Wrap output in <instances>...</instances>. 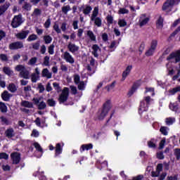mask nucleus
Returning a JSON list of instances; mask_svg holds the SVG:
<instances>
[{
	"label": "nucleus",
	"instance_id": "f257e3e1",
	"mask_svg": "<svg viewBox=\"0 0 180 180\" xmlns=\"http://www.w3.org/2000/svg\"><path fill=\"white\" fill-rule=\"evenodd\" d=\"M70 96V89L68 87H65L62 90V93L59 96L58 101L59 103H64V102H67L68 99V96Z\"/></svg>",
	"mask_w": 180,
	"mask_h": 180
},
{
	"label": "nucleus",
	"instance_id": "f03ea898",
	"mask_svg": "<svg viewBox=\"0 0 180 180\" xmlns=\"http://www.w3.org/2000/svg\"><path fill=\"white\" fill-rule=\"evenodd\" d=\"M111 108H112V105H110V101H107L104 104V107L102 112L98 115L99 120H103V119H105V117L106 116V115H108V112L110 110Z\"/></svg>",
	"mask_w": 180,
	"mask_h": 180
},
{
	"label": "nucleus",
	"instance_id": "7ed1b4c3",
	"mask_svg": "<svg viewBox=\"0 0 180 180\" xmlns=\"http://www.w3.org/2000/svg\"><path fill=\"white\" fill-rule=\"evenodd\" d=\"M169 61L172 63H179L180 61V49L172 52L167 58Z\"/></svg>",
	"mask_w": 180,
	"mask_h": 180
},
{
	"label": "nucleus",
	"instance_id": "20e7f679",
	"mask_svg": "<svg viewBox=\"0 0 180 180\" xmlns=\"http://www.w3.org/2000/svg\"><path fill=\"white\" fill-rule=\"evenodd\" d=\"M23 23V19L22 18L21 15H15L11 22V26L13 29H16V27H19L20 25Z\"/></svg>",
	"mask_w": 180,
	"mask_h": 180
},
{
	"label": "nucleus",
	"instance_id": "39448f33",
	"mask_svg": "<svg viewBox=\"0 0 180 180\" xmlns=\"http://www.w3.org/2000/svg\"><path fill=\"white\" fill-rule=\"evenodd\" d=\"M62 58H63L66 63H69L70 64H74L75 63V60H74V57L68 51H65L62 55Z\"/></svg>",
	"mask_w": 180,
	"mask_h": 180
},
{
	"label": "nucleus",
	"instance_id": "423d86ee",
	"mask_svg": "<svg viewBox=\"0 0 180 180\" xmlns=\"http://www.w3.org/2000/svg\"><path fill=\"white\" fill-rule=\"evenodd\" d=\"M175 1L174 0H167L162 6V10L166 11L167 12L171 11V9H172V6L175 5Z\"/></svg>",
	"mask_w": 180,
	"mask_h": 180
},
{
	"label": "nucleus",
	"instance_id": "0eeeda50",
	"mask_svg": "<svg viewBox=\"0 0 180 180\" xmlns=\"http://www.w3.org/2000/svg\"><path fill=\"white\" fill-rule=\"evenodd\" d=\"M40 79V69L36 68L34 69V72L31 75V81L33 83H36Z\"/></svg>",
	"mask_w": 180,
	"mask_h": 180
},
{
	"label": "nucleus",
	"instance_id": "6e6552de",
	"mask_svg": "<svg viewBox=\"0 0 180 180\" xmlns=\"http://www.w3.org/2000/svg\"><path fill=\"white\" fill-rule=\"evenodd\" d=\"M29 33H30L29 30H21L15 34V37H17L18 40H25V39L29 36Z\"/></svg>",
	"mask_w": 180,
	"mask_h": 180
},
{
	"label": "nucleus",
	"instance_id": "1a4fd4ad",
	"mask_svg": "<svg viewBox=\"0 0 180 180\" xmlns=\"http://www.w3.org/2000/svg\"><path fill=\"white\" fill-rule=\"evenodd\" d=\"M11 161L13 164L18 165L20 162V153L15 152L11 154Z\"/></svg>",
	"mask_w": 180,
	"mask_h": 180
},
{
	"label": "nucleus",
	"instance_id": "9d476101",
	"mask_svg": "<svg viewBox=\"0 0 180 180\" xmlns=\"http://www.w3.org/2000/svg\"><path fill=\"white\" fill-rule=\"evenodd\" d=\"M10 50H18L19 49H23V42L16 41L9 45Z\"/></svg>",
	"mask_w": 180,
	"mask_h": 180
},
{
	"label": "nucleus",
	"instance_id": "9b49d317",
	"mask_svg": "<svg viewBox=\"0 0 180 180\" xmlns=\"http://www.w3.org/2000/svg\"><path fill=\"white\" fill-rule=\"evenodd\" d=\"M148 20H150V18L146 16V15H142L140 17L139 19V26L141 27H143V26H146L148 23Z\"/></svg>",
	"mask_w": 180,
	"mask_h": 180
},
{
	"label": "nucleus",
	"instance_id": "f8f14e48",
	"mask_svg": "<svg viewBox=\"0 0 180 180\" xmlns=\"http://www.w3.org/2000/svg\"><path fill=\"white\" fill-rule=\"evenodd\" d=\"M68 49L70 53H76V51L79 50V46L75 45V44L70 42L68 45Z\"/></svg>",
	"mask_w": 180,
	"mask_h": 180
},
{
	"label": "nucleus",
	"instance_id": "ddd939ff",
	"mask_svg": "<svg viewBox=\"0 0 180 180\" xmlns=\"http://www.w3.org/2000/svg\"><path fill=\"white\" fill-rule=\"evenodd\" d=\"M19 77H20V78H24L25 79H29V78H30V72L25 68L20 72Z\"/></svg>",
	"mask_w": 180,
	"mask_h": 180
},
{
	"label": "nucleus",
	"instance_id": "4468645a",
	"mask_svg": "<svg viewBox=\"0 0 180 180\" xmlns=\"http://www.w3.org/2000/svg\"><path fill=\"white\" fill-rule=\"evenodd\" d=\"M132 68H133L132 65H129L127 67L126 70L122 73V81H124V79L127 78V76L129 75Z\"/></svg>",
	"mask_w": 180,
	"mask_h": 180
},
{
	"label": "nucleus",
	"instance_id": "2eb2a0df",
	"mask_svg": "<svg viewBox=\"0 0 180 180\" xmlns=\"http://www.w3.org/2000/svg\"><path fill=\"white\" fill-rule=\"evenodd\" d=\"M146 110H148V105L146 102L142 101L140 104L139 112V113H141L143 112H146Z\"/></svg>",
	"mask_w": 180,
	"mask_h": 180
},
{
	"label": "nucleus",
	"instance_id": "dca6fc26",
	"mask_svg": "<svg viewBox=\"0 0 180 180\" xmlns=\"http://www.w3.org/2000/svg\"><path fill=\"white\" fill-rule=\"evenodd\" d=\"M41 75L42 77L48 78V79H50L53 75V74L47 68H44L42 70Z\"/></svg>",
	"mask_w": 180,
	"mask_h": 180
},
{
	"label": "nucleus",
	"instance_id": "f3484780",
	"mask_svg": "<svg viewBox=\"0 0 180 180\" xmlns=\"http://www.w3.org/2000/svg\"><path fill=\"white\" fill-rule=\"evenodd\" d=\"M98 15H99V7L96 6L92 11V14L90 18L91 20H94L95 18H98Z\"/></svg>",
	"mask_w": 180,
	"mask_h": 180
},
{
	"label": "nucleus",
	"instance_id": "a211bd4d",
	"mask_svg": "<svg viewBox=\"0 0 180 180\" xmlns=\"http://www.w3.org/2000/svg\"><path fill=\"white\" fill-rule=\"evenodd\" d=\"M5 134L8 139H12V137L15 136V131L13 130V128L6 129Z\"/></svg>",
	"mask_w": 180,
	"mask_h": 180
},
{
	"label": "nucleus",
	"instance_id": "6ab92c4d",
	"mask_svg": "<svg viewBox=\"0 0 180 180\" xmlns=\"http://www.w3.org/2000/svg\"><path fill=\"white\" fill-rule=\"evenodd\" d=\"M11 96H12V94H9V92H8V91H4L1 94V98H2L3 101H5V102H8V101H9V99H11Z\"/></svg>",
	"mask_w": 180,
	"mask_h": 180
},
{
	"label": "nucleus",
	"instance_id": "aec40b11",
	"mask_svg": "<svg viewBox=\"0 0 180 180\" xmlns=\"http://www.w3.org/2000/svg\"><path fill=\"white\" fill-rule=\"evenodd\" d=\"M149 148H157V140L152 139L148 141Z\"/></svg>",
	"mask_w": 180,
	"mask_h": 180
},
{
	"label": "nucleus",
	"instance_id": "412c9836",
	"mask_svg": "<svg viewBox=\"0 0 180 180\" xmlns=\"http://www.w3.org/2000/svg\"><path fill=\"white\" fill-rule=\"evenodd\" d=\"M8 8H9V3H6L3 6H0V16L1 15H4V13L6 12Z\"/></svg>",
	"mask_w": 180,
	"mask_h": 180
},
{
	"label": "nucleus",
	"instance_id": "4be33fe9",
	"mask_svg": "<svg viewBox=\"0 0 180 180\" xmlns=\"http://www.w3.org/2000/svg\"><path fill=\"white\" fill-rule=\"evenodd\" d=\"M94 147V145L92 143H89L86 145H82L80 149V151L82 153V151H85V150H92Z\"/></svg>",
	"mask_w": 180,
	"mask_h": 180
},
{
	"label": "nucleus",
	"instance_id": "5701e85b",
	"mask_svg": "<svg viewBox=\"0 0 180 180\" xmlns=\"http://www.w3.org/2000/svg\"><path fill=\"white\" fill-rule=\"evenodd\" d=\"M92 22H94V24L97 27H101L102 26V19L99 17L94 18V20H91Z\"/></svg>",
	"mask_w": 180,
	"mask_h": 180
},
{
	"label": "nucleus",
	"instance_id": "b1692460",
	"mask_svg": "<svg viewBox=\"0 0 180 180\" xmlns=\"http://www.w3.org/2000/svg\"><path fill=\"white\" fill-rule=\"evenodd\" d=\"M92 11V7L89 5H86L83 9L84 15H89Z\"/></svg>",
	"mask_w": 180,
	"mask_h": 180
},
{
	"label": "nucleus",
	"instance_id": "393cba45",
	"mask_svg": "<svg viewBox=\"0 0 180 180\" xmlns=\"http://www.w3.org/2000/svg\"><path fill=\"white\" fill-rule=\"evenodd\" d=\"M92 54L94 56V57H98V51H99L100 49H99V46L94 44L92 46Z\"/></svg>",
	"mask_w": 180,
	"mask_h": 180
},
{
	"label": "nucleus",
	"instance_id": "a878e982",
	"mask_svg": "<svg viewBox=\"0 0 180 180\" xmlns=\"http://www.w3.org/2000/svg\"><path fill=\"white\" fill-rule=\"evenodd\" d=\"M163 23H164V19L160 17L156 22L157 28L162 29V26H164Z\"/></svg>",
	"mask_w": 180,
	"mask_h": 180
},
{
	"label": "nucleus",
	"instance_id": "bb28decb",
	"mask_svg": "<svg viewBox=\"0 0 180 180\" xmlns=\"http://www.w3.org/2000/svg\"><path fill=\"white\" fill-rule=\"evenodd\" d=\"M8 89L10 91V92L15 93L18 91V87L15 84H10L8 86Z\"/></svg>",
	"mask_w": 180,
	"mask_h": 180
},
{
	"label": "nucleus",
	"instance_id": "cd10ccee",
	"mask_svg": "<svg viewBox=\"0 0 180 180\" xmlns=\"http://www.w3.org/2000/svg\"><path fill=\"white\" fill-rule=\"evenodd\" d=\"M87 36L91 40V41H96V37L95 36V34H94L92 31H87Z\"/></svg>",
	"mask_w": 180,
	"mask_h": 180
},
{
	"label": "nucleus",
	"instance_id": "c85d7f7f",
	"mask_svg": "<svg viewBox=\"0 0 180 180\" xmlns=\"http://www.w3.org/2000/svg\"><path fill=\"white\" fill-rule=\"evenodd\" d=\"M21 105L24 106V108H33V103L30 101H23L21 102Z\"/></svg>",
	"mask_w": 180,
	"mask_h": 180
},
{
	"label": "nucleus",
	"instance_id": "c756f323",
	"mask_svg": "<svg viewBox=\"0 0 180 180\" xmlns=\"http://www.w3.org/2000/svg\"><path fill=\"white\" fill-rule=\"evenodd\" d=\"M165 123L167 126H171V124H174V123H175V118L167 117L165 119Z\"/></svg>",
	"mask_w": 180,
	"mask_h": 180
},
{
	"label": "nucleus",
	"instance_id": "7c9ffc66",
	"mask_svg": "<svg viewBox=\"0 0 180 180\" xmlns=\"http://www.w3.org/2000/svg\"><path fill=\"white\" fill-rule=\"evenodd\" d=\"M0 110L2 113H6L8 112V107L5 105V103L0 101Z\"/></svg>",
	"mask_w": 180,
	"mask_h": 180
},
{
	"label": "nucleus",
	"instance_id": "2f4dec72",
	"mask_svg": "<svg viewBox=\"0 0 180 180\" xmlns=\"http://www.w3.org/2000/svg\"><path fill=\"white\" fill-rule=\"evenodd\" d=\"M3 71L6 75L11 76L13 74V70H11V68L4 67Z\"/></svg>",
	"mask_w": 180,
	"mask_h": 180
},
{
	"label": "nucleus",
	"instance_id": "473e14b6",
	"mask_svg": "<svg viewBox=\"0 0 180 180\" xmlns=\"http://www.w3.org/2000/svg\"><path fill=\"white\" fill-rule=\"evenodd\" d=\"M44 40L45 41V44H50L51 41H53V38L50 35L44 36Z\"/></svg>",
	"mask_w": 180,
	"mask_h": 180
},
{
	"label": "nucleus",
	"instance_id": "72a5a7b5",
	"mask_svg": "<svg viewBox=\"0 0 180 180\" xmlns=\"http://www.w3.org/2000/svg\"><path fill=\"white\" fill-rule=\"evenodd\" d=\"M168 131H169V128H168L167 127H162L160 128V132L164 136H168Z\"/></svg>",
	"mask_w": 180,
	"mask_h": 180
},
{
	"label": "nucleus",
	"instance_id": "f704fd0d",
	"mask_svg": "<svg viewBox=\"0 0 180 180\" xmlns=\"http://www.w3.org/2000/svg\"><path fill=\"white\" fill-rule=\"evenodd\" d=\"M61 153H63V147H61V144L57 143L56 146V154L58 155Z\"/></svg>",
	"mask_w": 180,
	"mask_h": 180
},
{
	"label": "nucleus",
	"instance_id": "c9c22d12",
	"mask_svg": "<svg viewBox=\"0 0 180 180\" xmlns=\"http://www.w3.org/2000/svg\"><path fill=\"white\" fill-rule=\"evenodd\" d=\"M170 95H175L176 92H180V86H177L176 87H174L169 91Z\"/></svg>",
	"mask_w": 180,
	"mask_h": 180
},
{
	"label": "nucleus",
	"instance_id": "e433bc0d",
	"mask_svg": "<svg viewBox=\"0 0 180 180\" xmlns=\"http://www.w3.org/2000/svg\"><path fill=\"white\" fill-rule=\"evenodd\" d=\"M23 11H32V5L27 2H25L24 5L22 6Z\"/></svg>",
	"mask_w": 180,
	"mask_h": 180
},
{
	"label": "nucleus",
	"instance_id": "4c0bfd02",
	"mask_svg": "<svg viewBox=\"0 0 180 180\" xmlns=\"http://www.w3.org/2000/svg\"><path fill=\"white\" fill-rule=\"evenodd\" d=\"M118 25L120 27H124V26H127V22L124 19H120L118 20Z\"/></svg>",
	"mask_w": 180,
	"mask_h": 180
},
{
	"label": "nucleus",
	"instance_id": "58836bf2",
	"mask_svg": "<svg viewBox=\"0 0 180 180\" xmlns=\"http://www.w3.org/2000/svg\"><path fill=\"white\" fill-rule=\"evenodd\" d=\"M25 68L23 65H18L15 67V70L18 72H22Z\"/></svg>",
	"mask_w": 180,
	"mask_h": 180
},
{
	"label": "nucleus",
	"instance_id": "ea45409f",
	"mask_svg": "<svg viewBox=\"0 0 180 180\" xmlns=\"http://www.w3.org/2000/svg\"><path fill=\"white\" fill-rule=\"evenodd\" d=\"M35 40H37V35L35 34L30 35L27 39V41H34Z\"/></svg>",
	"mask_w": 180,
	"mask_h": 180
},
{
	"label": "nucleus",
	"instance_id": "a19ab883",
	"mask_svg": "<svg viewBox=\"0 0 180 180\" xmlns=\"http://www.w3.org/2000/svg\"><path fill=\"white\" fill-rule=\"evenodd\" d=\"M69 11H71V7L70 5L65 6L62 7V12L65 13V15H67Z\"/></svg>",
	"mask_w": 180,
	"mask_h": 180
},
{
	"label": "nucleus",
	"instance_id": "79ce46f5",
	"mask_svg": "<svg viewBox=\"0 0 180 180\" xmlns=\"http://www.w3.org/2000/svg\"><path fill=\"white\" fill-rule=\"evenodd\" d=\"M43 65H45L46 67H49V65H50V57L45 56L44 58Z\"/></svg>",
	"mask_w": 180,
	"mask_h": 180
},
{
	"label": "nucleus",
	"instance_id": "37998d69",
	"mask_svg": "<svg viewBox=\"0 0 180 180\" xmlns=\"http://www.w3.org/2000/svg\"><path fill=\"white\" fill-rule=\"evenodd\" d=\"M53 28V30H55V32H56L58 34L61 33V29H60V26L58 25V24H57V22L54 23Z\"/></svg>",
	"mask_w": 180,
	"mask_h": 180
},
{
	"label": "nucleus",
	"instance_id": "c03bdc74",
	"mask_svg": "<svg viewBox=\"0 0 180 180\" xmlns=\"http://www.w3.org/2000/svg\"><path fill=\"white\" fill-rule=\"evenodd\" d=\"M158 44V41L155 39H153L150 44V49L155 50L157 49Z\"/></svg>",
	"mask_w": 180,
	"mask_h": 180
},
{
	"label": "nucleus",
	"instance_id": "a18cd8bd",
	"mask_svg": "<svg viewBox=\"0 0 180 180\" xmlns=\"http://www.w3.org/2000/svg\"><path fill=\"white\" fill-rule=\"evenodd\" d=\"M32 15V16H40V15H41V10L39 8H34Z\"/></svg>",
	"mask_w": 180,
	"mask_h": 180
},
{
	"label": "nucleus",
	"instance_id": "49530a36",
	"mask_svg": "<svg viewBox=\"0 0 180 180\" xmlns=\"http://www.w3.org/2000/svg\"><path fill=\"white\" fill-rule=\"evenodd\" d=\"M77 86L78 89L79 91H84L85 89V82H79Z\"/></svg>",
	"mask_w": 180,
	"mask_h": 180
},
{
	"label": "nucleus",
	"instance_id": "de8ad7c7",
	"mask_svg": "<svg viewBox=\"0 0 180 180\" xmlns=\"http://www.w3.org/2000/svg\"><path fill=\"white\" fill-rule=\"evenodd\" d=\"M118 13L120 15H126V14L129 13V10L126 9L125 8H121L118 11Z\"/></svg>",
	"mask_w": 180,
	"mask_h": 180
},
{
	"label": "nucleus",
	"instance_id": "09e8293b",
	"mask_svg": "<svg viewBox=\"0 0 180 180\" xmlns=\"http://www.w3.org/2000/svg\"><path fill=\"white\" fill-rule=\"evenodd\" d=\"M0 119L3 124H6V126L10 124L9 120L6 117L1 116Z\"/></svg>",
	"mask_w": 180,
	"mask_h": 180
},
{
	"label": "nucleus",
	"instance_id": "8fccbe9b",
	"mask_svg": "<svg viewBox=\"0 0 180 180\" xmlns=\"http://www.w3.org/2000/svg\"><path fill=\"white\" fill-rule=\"evenodd\" d=\"M38 109H39V110H43L44 109H46V103H44V101H41L40 102L38 105Z\"/></svg>",
	"mask_w": 180,
	"mask_h": 180
},
{
	"label": "nucleus",
	"instance_id": "3c124183",
	"mask_svg": "<svg viewBox=\"0 0 180 180\" xmlns=\"http://www.w3.org/2000/svg\"><path fill=\"white\" fill-rule=\"evenodd\" d=\"M169 108V109H171V110H173L174 112H176V110H178V105L175 103H170Z\"/></svg>",
	"mask_w": 180,
	"mask_h": 180
},
{
	"label": "nucleus",
	"instance_id": "603ef678",
	"mask_svg": "<svg viewBox=\"0 0 180 180\" xmlns=\"http://www.w3.org/2000/svg\"><path fill=\"white\" fill-rule=\"evenodd\" d=\"M34 147H35L36 150H37V151H39L41 154H43V148H41V146H40V144H39V143H34Z\"/></svg>",
	"mask_w": 180,
	"mask_h": 180
},
{
	"label": "nucleus",
	"instance_id": "864d4df0",
	"mask_svg": "<svg viewBox=\"0 0 180 180\" xmlns=\"http://www.w3.org/2000/svg\"><path fill=\"white\" fill-rule=\"evenodd\" d=\"M36 63H37V58L33 57L29 60L28 65H34Z\"/></svg>",
	"mask_w": 180,
	"mask_h": 180
},
{
	"label": "nucleus",
	"instance_id": "5fc2aeb1",
	"mask_svg": "<svg viewBox=\"0 0 180 180\" xmlns=\"http://www.w3.org/2000/svg\"><path fill=\"white\" fill-rule=\"evenodd\" d=\"M143 102L146 103V105H150L151 102H153V100L151 99V97L150 96H146L144 97Z\"/></svg>",
	"mask_w": 180,
	"mask_h": 180
},
{
	"label": "nucleus",
	"instance_id": "6e6d98bb",
	"mask_svg": "<svg viewBox=\"0 0 180 180\" xmlns=\"http://www.w3.org/2000/svg\"><path fill=\"white\" fill-rule=\"evenodd\" d=\"M44 26L46 29H49V27L51 26V19L48 18L46 21L44 22Z\"/></svg>",
	"mask_w": 180,
	"mask_h": 180
},
{
	"label": "nucleus",
	"instance_id": "4d7b16f0",
	"mask_svg": "<svg viewBox=\"0 0 180 180\" xmlns=\"http://www.w3.org/2000/svg\"><path fill=\"white\" fill-rule=\"evenodd\" d=\"M155 51V49H152V48H150L146 52V56L147 57H150V56H153L154 54V52Z\"/></svg>",
	"mask_w": 180,
	"mask_h": 180
},
{
	"label": "nucleus",
	"instance_id": "13d9d810",
	"mask_svg": "<svg viewBox=\"0 0 180 180\" xmlns=\"http://www.w3.org/2000/svg\"><path fill=\"white\" fill-rule=\"evenodd\" d=\"M47 104L49 106H56V101L53 98H49L47 100Z\"/></svg>",
	"mask_w": 180,
	"mask_h": 180
},
{
	"label": "nucleus",
	"instance_id": "bf43d9fd",
	"mask_svg": "<svg viewBox=\"0 0 180 180\" xmlns=\"http://www.w3.org/2000/svg\"><path fill=\"white\" fill-rule=\"evenodd\" d=\"M38 89H39V94H43V92H44L46 89L44 88V86L41 83H39L38 84Z\"/></svg>",
	"mask_w": 180,
	"mask_h": 180
},
{
	"label": "nucleus",
	"instance_id": "052dcab7",
	"mask_svg": "<svg viewBox=\"0 0 180 180\" xmlns=\"http://www.w3.org/2000/svg\"><path fill=\"white\" fill-rule=\"evenodd\" d=\"M174 155H175L176 160H180V149L179 148L174 149Z\"/></svg>",
	"mask_w": 180,
	"mask_h": 180
},
{
	"label": "nucleus",
	"instance_id": "680f3d73",
	"mask_svg": "<svg viewBox=\"0 0 180 180\" xmlns=\"http://www.w3.org/2000/svg\"><path fill=\"white\" fill-rule=\"evenodd\" d=\"M8 158H9V155L5 153H0V160H8Z\"/></svg>",
	"mask_w": 180,
	"mask_h": 180
},
{
	"label": "nucleus",
	"instance_id": "e2e57ef3",
	"mask_svg": "<svg viewBox=\"0 0 180 180\" xmlns=\"http://www.w3.org/2000/svg\"><path fill=\"white\" fill-rule=\"evenodd\" d=\"M116 82H113L111 84L108 85L106 86V89L107 91L109 92L111 91V89H113V88H115V85Z\"/></svg>",
	"mask_w": 180,
	"mask_h": 180
},
{
	"label": "nucleus",
	"instance_id": "0e129e2a",
	"mask_svg": "<svg viewBox=\"0 0 180 180\" xmlns=\"http://www.w3.org/2000/svg\"><path fill=\"white\" fill-rule=\"evenodd\" d=\"M48 51L51 55L54 54V45L51 44V46H49L48 48Z\"/></svg>",
	"mask_w": 180,
	"mask_h": 180
},
{
	"label": "nucleus",
	"instance_id": "69168bd1",
	"mask_svg": "<svg viewBox=\"0 0 180 180\" xmlns=\"http://www.w3.org/2000/svg\"><path fill=\"white\" fill-rule=\"evenodd\" d=\"M53 88H55L57 92H60V91H61V88H60V84H58V83L54 82L53 83Z\"/></svg>",
	"mask_w": 180,
	"mask_h": 180
},
{
	"label": "nucleus",
	"instance_id": "338daca9",
	"mask_svg": "<svg viewBox=\"0 0 180 180\" xmlns=\"http://www.w3.org/2000/svg\"><path fill=\"white\" fill-rule=\"evenodd\" d=\"M60 29L62 32H67V22H62L60 25Z\"/></svg>",
	"mask_w": 180,
	"mask_h": 180
},
{
	"label": "nucleus",
	"instance_id": "774afa93",
	"mask_svg": "<svg viewBox=\"0 0 180 180\" xmlns=\"http://www.w3.org/2000/svg\"><path fill=\"white\" fill-rule=\"evenodd\" d=\"M0 60H1V61H8V56L4 53L0 54Z\"/></svg>",
	"mask_w": 180,
	"mask_h": 180
}]
</instances>
